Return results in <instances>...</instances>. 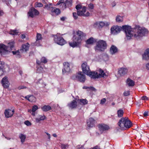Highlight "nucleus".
I'll use <instances>...</instances> for the list:
<instances>
[{"label": "nucleus", "instance_id": "47", "mask_svg": "<svg viewBox=\"0 0 149 149\" xmlns=\"http://www.w3.org/2000/svg\"><path fill=\"white\" fill-rule=\"evenodd\" d=\"M24 123L25 125L27 126H29L31 125V123L29 120H26L24 122Z\"/></svg>", "mask_w": 149, "mask_h": 149}, {"label": "nucleus", "instance_id": "2", "mask_svg": "<svg viewBox=\"0 0 149 149\" xmlns=\"http://www.w3.org/2000/svg\"><path fill=\"white\" fill-rule=\"evenodd\" d=\"M86 36L85 33L81 31H78L73 36L72 41L69 42V45L73 48L78 47L81 45L82 39Z\"/></svg>", "mask_w": 149, "mask_h": 149}, {"label": "nucleus", "instance_id": "26", "mask_svg": "<svg viewBox=\"0 0 149 149\" xmlns=\"http://www.w3.org/2000/svg\"><path fill=\"white\" fill-rule=\"evenodd\" d=\"M94 24L98 25L99 26H100L102 28L104 26H108L109 24V23L107 22L105 23L103 22H100L99 23L97 22L95 23Z\"/></svg>", "mask_w": 149, "mask_h": 149}, {"label": "nucleus", "instance_id": "1", "mask_svg": "<svg viewBox=\"0 0 149 149\" xmlns=\"http://www.w3.org/2000/svg\"><path fill=\"white\" fill-rule=\"evenodd\" d=\"M123 29L125 31L127 39H130L133 36L136 39L146 36L148 33V30L144 27L137 26L135 28L132 29L128 25H124Z\"/></svg>", "mask_w": 149, "mask_h": 149}, {"label": "nucleus", "instance_id": "30", "mask_svg": "<svg viewBox=\"0 0 149 149\" xmlns=\"http://www.w3.org/2000/svg\"><path fill=\"white\" fill-rule=\"evenodd\" d=\"M96 42L95 40L92 37H91L89 39H88L86 42L87 44H92L94 42Z\"/></svg>", "mask_w": 149, "mask_h": 149}, {"label": "nucleus", "instance_id": "55", "mask_svg": "<svg viewBox=\"0 0 149 149\" xmlns=\"http://www.w3.org/2000/svg\"><path fill=\"white\" fill-rule=\"evenodd\" d=\"M42 62H41V61H40L39 60H36V63L38 65H40L41 63Z\"/></svg>", "mask_w": 149, "mask_h": 149}, {"label": "nucleus", "instance_id": "11", "mask_svg": "<svg viewBox=\"0 0 149 149\" xmlns=\"http://www.w3.org/2000/svg\"><path fill=\"white\" fill-rule=\"evenodd\" d=\"M38 11L34 7L31 8L28 13V14L29 16L33 18L35 15H38L39 14Z\"/></svg>", "mask_w": 149, "mask_h": 149}, {"label": "nucleus", "instance_id": "37", "mask_svg": "<svg viewBox=\"0 0 149 149\" xmlns=\"http://www.w3.org/2000/svg\"><path fill=\"white\" fill-rule=\"evenodd\" d=\"M42 39V37L41 34L37 33L36 34V42H38V41Z\"/></svg>", "mask_w": 149, "mask_h": 149}, {"label": "nucleus", "instance_id": "52", "mask_svg": "<svg viewBox=\"0 0 149 149\" xmlns=\"http://www.w3.org/2000/svg\"><path fill=\"white\" fill-rule=\"evenodd\" d=\"M26 88V87L24 86H19L17 88L19 90H21L22 89Z\"/></svg>", "mask_w": 149, "mask_h": 149}, {"label": "nucleus", "instance_id": "33", "mask_svg": "<svg viewBox=\"0 0 149 149\" xmlns=\"http://www.w3.org/2000/svg\"><path fill=\"white\" fill-rule=\"evenodd\" d=\"M80 104L84 105L88 103V101L86 99H80L79 100Z\"/></svg>", "mask_w": 149, "mask_h": 149}, {"label": "nucleus", "instance_id": "39", "mask_svg": "<svg viewBox=\"0 0 149 149\" xmlns=\"http://www.w3.org/2000/svg\"><path fill=\"white\" fill-rule=\"evenodd\" d=\"M5 66L4 65V63L2 61H0V69L1 70H5Z\"/></svg>", "mask_w": 149, "mask_h": 149}, {"label": "nucleus", "instance_id": "36", "mask_svg": "<svg viewBox=\"0 0 149 149\" xmlns=\"http://www.w3.org/2000/svg\"><path fill=\"white\" fill-rule=\"evenodd\" d=\"M7 46L8 47V51H9L10 50H11L14 47V42H9L8 43V45Z\"/></svg>", "mask_w": 149, "mask_h": 149}, {"label": "nucleus", "instance_id": "43", "mask_svg": "<svg viewBox=\"0 0 149 149\" xmlns=\"http://www.w3.org/2000/svg\"><path fill=\"white\" fill-rule=\"evenodd\" d=\"M38 109V107L36 105H34L32 107V111L34 113Z\"/></svg>", "mask_w": 149, "mask_h": 149}, {"label": "nucleus", "instance_id": "17", "mask_svg": "<svg viewBox=\"0 0 149 149\" xmlns=\"http://www.w3.org/2000/svg\"><path fill=\"white\" fill-rule=\"evenodd\" d=\"M29 44L28 42L23 44L19 49L20 52L21 53H23L24 52L27 51L29 49Z\"/></svg>", "mask_w": 149, "mask_h": 149}, {"label": "nucleus", "instance_id": "53", "mask_svg": "<svg viewBox=\"0 0 149 149\" xmlns=\"http://www.w3.org/2000/svg\"><path fill=\"white\" fill-rule=\"evenodd\" d=\"M86 88H88L93 91H95L96 90L95 88L93 86H90L89 87H88Z\"/></svg>", "mask_w": 149, "mask_h": 149}, {"label": "nucleus", "instance_id": "23", "mask_svg": "<svg viewBox=\"0 0 149 149\" xmlns=\"http://www.w3.org/2000/svg\"><path fill=\"white\" fill-rule=\"evenodd\" d=\"M72 0H66L63 3V8L65 9L67 7H71L72 5Z\"/></svg>", "mask_w": 149, "mask_h": 149}, {"label": "nucleus", "instance_id": "46", "mask_svg": "<svg viewBox=\"0 0 149 149\" xmlns=\"http://www.w3.org/2000/svg\"><path fill=\"white\" fill-rule=\"evenodd\" d=\"M73 17L75 19H77L78 18V16L77 13H76L74 12L72 13Z\"/></svg>", "mask_w": 149, "mask_h": 149}, {"label": "nucleus", "instance_id": "38", "mask_svg": "<svg viewBox=\"0 0 149 149\" xmlns=\"http://www.w3.org/2000/svg\"><path fill=\"white\" fill-rule=\"evenodd\" d=\"M43 6V5L42 3L40 2H36L35 3V7H41Z\"/></svg>", "mask_w": 149, "mask_h": 149}, {"label": "nucleus", "instance_id": "57", "mask_svg": "<svg viewBox=\"0 0 149 149\" xmlns=\"http://www.w3.org/2000/svg\"><path fill=\"white\" fill-rule=\"evenodd\" d=\"M148 112L145 111L144 112L143 114V116H148Z\"/></svg>", "mask_w": 149, "mask_h": 149}, {"label": "nucleus", "instance_id": "7", "mask_svg": "<svg viewBox=\"0 0 149 149\" xmlns=\"http://www.w3.org/2000/svg\"><path fill=\"white\" fill-rule=\"evenodd\" d=\"M100 73L96 72L93 71V75L92 76V79H96L104 77L105 75H106L105 73L104 72L103 70L101 69L99 70Z\"/></svg>", "mask_w": 149, "mask_h": 149}, {"label": "nucleus", "instance_id": "25", "mask_svg": "<svg viewBox=\"0 0 149 149\" xmlns=\"http://www.w3.org/2000/svg\"><path fill=\"white\" fill-rule=\"evenodd\" d=\"M54 8L52 9L51 13H49V14L52 15L54 13H55L56 15H58L61 13V10L58 8H56L54 7Z\"/></svg>", "mask_w": 149, "mask_h": 149}, {"label": "nucleus", "instance_id": "64", "mask_svg": "<svg viewBox=\"0 0 149 149\" xmlns=\"http://www.w3.org/2000/svg\"><path fill=\"white\" fill-rule=\"evenodd\" d=\"M52 136L55 137H57V135L56 134H53Z\"/></svg>", "mask_w": 149, "mask_h": 149}, {"label": "nucleus", "instance_id": "3", "mask_svg": "<svg viewBox=\"0 0 149 149\" xmlns=\"http://www.w3.org/2000/svg\"><path fill=\"white\" fill-rule=\"evenodd\" d=\"M118 125L122 129H129L132 126L131 121L127 117L122 118L118 123Z\"/></svg>", "mask_w": 149, "mask_h": 149}, {"label": "nucleus", "instance_id": "63", "mask_svg": "<svg viewBox=\"0 0 149 149\" xmlns=\"http://www.w3.org/2000/svg\"><path fill=\"white\" fill-rule=\"evenodd\" d=\"M4 136V137H5V138L6 139H7L8 140H10L11 139V138H10L6 136Z\"/></svg>", "mask_w": 149, "mask_h": 149}, {"label": "nucleus", "instance_id": "41", "mask_svg": "<svg viewBox=\"0 0 149 149\" xmlns=\"http://www.w3.org/2000/svg\"><path fill=\"white\" fill-rule=\"evenodd\" d=\"M20 52L19 50H18L17 51H12V53H13V55H17L18 57H20Z\"/></svg>", "mask_w": 149, "mask_h": 149}, {"label": "nucleus", "instance_id": "21", "mask_svg": "<svg viewBox=\"0 0 149 149\" xmlns=\"http://www.w3.org/2000/svg\"><path fill=\"white\" fill-rule=\"evenodd\" d=\"M142 58L146 60H149V48L146 49L142 55Z\"/></svg>", "mask_w": 149, "mask_h": 149}, {"label": "nucleus", "instance_id": "29", "mask_svg": "<svg viewBox=\"0 0 149 149\" xmlns=\"http://www.w3.org/2000/svg\"><path fill=\"white\" fill-rule=\"evenodd\" d=\"M41 109L43 111L47 112L51 110L52 108L49 105H45L43 107H41Z\"/></svg>", "mask_w": 149, "mask_h": 149}, {"label": "nucleus", "instance_id": "5", "mask_svg": "<svg viewBox=\"0 0 149 149\" xmlns=\"http://www.w3.org/2000/svg\"><path fill=\"white\" fill-rule=\"evenodd\" d=\"M52 36L54 38V42L57 44L63 45L66 43V41L60 34L57 33L56 35H52Z\"/></svg>", "mask_w": 149, "mask_h": 149}, {"label": "nucleus", "instance_id": "35", "mask_svg": "<svg viewBox=\"0 0 149 149\" xmlns=\"http://www.w3.org/2000/svg\"><path fill=\"white\" fill-rule=\"evenodd\" d=\"M116 22H121L123 21V17L120 15H117L116 17Z\"/></svg>", "mask_w": 149, "mask_h": 149}, {"label": "nucleus", "instance_id": "58", "mask_svg": "<svg viewBox=\"0 0 149 149\" xmlns=\"http://www.w3.org/2000/svg\"><path fill=\"white\" fill-rule=\"evenodd\" d=\"M65 17H63L61 18L60 19L61 21H64L65 20Z\"/></svg>", "mask_w": 149, "mask_h": 149}, {"label": "nucleus", "instance_id": "20", "mask_svg": "<svg viewBox=\"0 0 149 149\" xmlns=\"http://www.w3.org/2000/svg\"><path fill=\"white\" fill-rule=\"evenodd\" d=\"M98 127L100 131L102 132L104 131L108 130L109 129V126L104 124L99 125Z\"/></svg>", "mask_w": 149, "mask_h": 149}, {"label": "nucleus", "instance_id": "51", "mask_svg": "<svg viewBox=\"0 0 149 149\" xmlns=\"http://www.w3.org/2000/svg\"><path fill=\"white\" fill-rule=\"evenodd\" d=\"M81 8V6L80 4H78L76 6V9L77 11L79 10V9H80Z\"/></svg>", "mask_w": 149, "mask_h": 149}, {"label": "nucleus", "instance_id": "60", "mask_svg": "<svg viewBox=\"0 0 149 149\" xmlns=\"http://www.w3.org/2000/svg\"><path fill=\"white\" fill-rule=\"evenodd\" d=\"M64 0H60L59 1V2H60L61 3H63H63H64Z\"/></svg>", "mask_w": 149, "mask_h": 149}, {"label": "nucleus", "instance_id": "32", "mask_svg": "<svg viewBox=\"0 0 149 149\" xmlns=\"http://www.w3.org/2000/svg\"><path fill=\"white\" fill-rule=\"evenodd\" d=\"M19 137L21 139V141L22 143H23L25 141L26 136L23 134H20L19 135Z\"/></svg>", "mask_w": 149, "mask_h": 149}, {"label": "nucleus", "instance_id": "24", "mask_svg": "<svg viewBox=\"0 0 149 149\" xmlns=\"http://www.w3.org/2000/svg\"><path fill=\"white\" fill-rule=\"evenodd\" d=\"M127 71V69L125 68H121L118 70V74L120 76H122L125 74Z\"/></svg>", "mask_w": 149, "mask_h": 149}, {"label": "nucleus", "instance_id": "8", "mask_svg": "<svg viewBox=\"0 0 149 149\" xmlns=\"http://www.w3.org/2000/svg\"><path fill=\"white\" fill-rule=\"evenodd\" d=\"M122 27L118 26H112L111 29V34L113 35H116L120 33L122 29V30L125 32L123 29V26Z\"/></svg>", "mask_w": 149, "mask_h": 149}, {"label": "nucleus", "instance_id": "54", "mask_svg": "<svg viewBox=\"0 0 149 149\" xmlns=\"http://www.w3.org/2000/svg\"><path fill=\"white\" fill-rule=\"evenodd\" d=\"M141 99L143 100H148V98L146 96H144L142 97Z\"/></svg>", "mask_w": 149, "mask_h": 149}, {"label": "nucleus", "instance_id": "4", "mask_svg": "<svg viewBox=\"0 0 149 149\" xmlns=\"http://www.w3.org/2000/svg\"><path fill=\"white\" fill-rule=\"evenodd\" d=\"M107 44L106 41L100 40L97 42L95 49L96 51L104 52L107 49Z\"/></svg>", "mask_w": 149, "mask_h": 149}, {"label": "nucleus", "instance_id": "40", "mask_svg": "<svg viewBox=\"0 0 149 149\" xmlns=\"http://www.w3.org/2000/svg\"><path fill=\"white\" fill-rule=\"evenodd\" d=\"M69 145L68 144H61V149H67L68 148Z\"/></svg>", "mask_w": 149, "mask_h": 149}, {"label": "nucleus", "instance_id": "9", "mask_svg": "<svg viewBox=\"0 0 149 149\" xmlns=\"http://www.w3.org/2000/svg\"><path fill=\"white\" fill-rule=\"evenodd\" d=\"M82 72H79L75 76V78H73L74 79H76L81 82L84 83L85 82L86 77L85 75L82 74Z\"/></svg>", "mask_w": 149, "mask_h": 149}, {"label": "nucleus", "instance_id": "12", "mask_svg": "<svg viewBox=\"0 0 149 149\" xmlns=\"http://www.w3.org/2000/svg\"><path fill=\"white\" fill-rule=\"evenodd\" d=\"M86 8L85 6H83L82 10L77 11V13L79 16H83L84 17H88L90 15V13L87 12L86 14L85 13L86 11Z\"/></svg>", "mask_w": 149, "mask_h": 149}, {"label": "nucleus", "instance_id": "27", "mask_svg": "<svg viewBox=\"0 0 149 149\" xmlns=\"http://www.w3.org/2000/svg\"><path fill=\"white\" fill-rule=\"evenodd\" d=\"M46 119L47 118L44 115H39L38 118H36V120L37 123H39L41 120H44Z\"/></svg>", "mask_w": 149, "mask_h": 149}, {"label": "nucleus", "instance_id": "44", "mask_svg": "<svg viewBox=\"0 0 149 149\" xmlns=\"http://www.w3.org/2000/svg\"><path fill=\"white\" fill-rule=\"evenodd\" d=\"M11 34L13 35H17V34L18 32L16 30H11L10 31Z\"/></svg>", "mask_w": 149, "mask_h": 149}, {"label": "nucleus", "instance_id": "62", "mask_svg": "<svg viewBox=\"0 0 149 149\" xmlns=\"http://www.w3.org/2000/svg\"><path fill=\"white\" fill-rule=\"evenodd\" d=\"M3 12L1 10H0V16L2 15L3 14Z\"/></svg>", "mask_w": 149, "mask_h": 149}, {"label": "nucleus", "instance_id": "34", "mask_svg": "<svg viewBox=\"0 0 149 149\" xmlns=\"http://www.w3.org/2000/svg\"><path fill=\"white\" fill-rule=\"evenodd\" d=\"M124 112L123 110L120 109L117 111L118 116L119 118H121L123 116Z\"/></svg>", "mask_w": 149, "mask_h": 149}, {"label": "nucleus", "instance_id": "28", "mask_svg": "<svg viewBox=\"0 0 149 149\" xmlns=\"http://www.w3.org/2000/svg\"><path fill=\"white\" fill-rule=\"evenodd\" d=\"M110 51L111 54L113 55L117 52L118 49L116 46L112 45L110 48Z\"/></svg>", "mask_w": 149, "mask_h": 149}, {"label": "nucleus", "instance_id": "59", "mask_svg": "<svg viewBox=\"0 0 149 149\" xmlns=\"http://www.w3.org/2000/svg\"><path fill=\"white\" fill-rule=\"evenodd\" d=\"M92 149H100V148H99L98 146H96L95 147H93Z\"/></svg>", "mask_w": 149, "mask_h": 149}, {"label": "nucleus", "instance_id": "49", "mask_svg": "<svg viewBox=\"0 0 149 149\" xmlns=\"http://www.w3.org/2000/svg\"><path fill=\"white\" fill-rule=\"evenodd\" d=\"M6 72V70H2L1 69V70L0 69V76L2 75L4 73Z\"/></svg>", "mask_w": 149, "mask_h": 149}, {"label": "nucleus", "instance_id": "16", "mask_svg": "<svg viewBox=\"0 0 149 149\" xmlns=\"http://www.w3.org/2000/svg\"><path fill=\"white\" fill-rule=\"evenodd\" d=\"M64 68L62 70L63 73L64 74L66 72H69L70 71V68L69 63L67 62H65L63 63Z\"/></svg>", "mask_w": 149, "mask_h": 149}, {"label": "nucleus", "instance_id": "15", "mask_svg": "<svg viewBox=\"0 0 149 149\" xmlns=\"http://www.w3.org/2000/svg\"><path fill=\"white\" fill-rule=\"evenodd\" d=\"M14 112V109L13 110L10 109H6L4 112L5 117L7 118L12 117L13 116Z\"/></svg>", "mask_w": 149, "mask_h": 149}, {"label": "nucleus", "instance_id": "50", "mask_svg": "<svg viewBox=\"0 0 149 149\" xmlns=\"http://www.w3.org/2000/svg\"><path fill=\"white\" fill-rule=\"evenodd\" d=\"M106 100L105 98H103L101 100L100 103V104H104L106 102Z\"/></svg>", "mask_w": 149, "mask_h": 149}, {"label": "nucleus", "instance_id": "19", "mask_svg": "<svg viewBox=\"0 0 149 149\" xmlns=\"http://www.w3.org/2000/svg\"><path fill=\"white\" fill-rule=\"evenodd\" d=\"M24 98L31 102H35L36 101V98L33 95H27Z\"/></svg>", "mask_w": 149, "mask_h": 149}, {"label": "nucleus", "instance_id": "6", "mask_svg": "<svg viewBox=\"0 0 149 149\" xmlns=\"http://www.w3.org/2000/svg\"><path fill=\"white\" fill-rule=\"evenodd\" d=\"M82 72L83 73L89 76L91 78H92L93 73L90 70L89 66L87 65V63L84 62L83 63L81 66Z\"/></svg>", "mask_w": 149, "mask_h": 149}, {"label": "nucleus", "instance_id": "48", "mask_svg": "<svg viewBox=\"0 0 149 149\" xmlns=\"http://www.w3.org/2000/svg\"><path fill=\"white\" fill-rule=\"evenodd\" d=\"M123 95L125 96H127L130 95V91H125L123 93Z\"/></svg>", "mask_w": 149, "mask_h": 149}, {"label": "nucleus", "instance_id": "42", "mask_svg": "<svg viewBox=\"0 0 149 149\" xmlns=\"http://www.w3.org/2000/svg\"><path fill=\"white\" fill-rule=\"evenodd\" d=\"M41 62L42 63H45L47 62V61L46 58L44 57H42L41 58Z\"/></svg>", "mask_w": 149, "mask_h": 149}, {"label": "nucleus", "instance_id": "61", "mask_svg": "<svg viewBox=\"0 0 149 149\" xmlns=\"http://www.w3.org/2000/svg\"><path fill=\"white\" fill-rule=\"evenodd\" d=\"M26 37V36L24 34H23L22 35V38L23 39L25 38Z\"/></svg>", "mask_w": 149, "mask_h": 149}, {"label": "nucleus", "instance_id": "45", "mask_svg": "<svg viewBox=\"0 0 149 149\" xmlns=\"http://www.w3.org/2000/svg\"><path fill=\"white\" fill-rule=\"evenodd\" d=\"M88 7L90 9H93L94 8V6L93 4L91 3H90L88 5Z\"/></svg>", "mask_w": 149, "mask_h": 149}, {"label": "nucleus", "instance_id": "18", "mask_svg": "<svg viewBox=\"0 0 149 149\" xmlns=\"http://www.w3.org/2000/svg\"><path fill=\"white\" fill-rule=\"evenodd\" d=\"M77 103L76 101V100H73L70 103L68 104V107L72 109H73L76 108L77 106Z\"/></svg>", "mask_w": 149, "mask_h": 149}, {"label": "nucleus", "instance_id": "14", "mask_svg": "<svg viewBox=\"0 0 149 149\" xmlns=\"http://www.w3.org/2000/svg\"><path fill=\"white\" fill-rule=\"evenodd\" d=\"M1 83L3 87L5 88H8L9 87L10 84L8 80V77H4L1 81Z\"/></svg>", "mask_w": 149, "mask_h": 149}, {"label": "nucleus", "instance_id": "31", "mask_svg": "<svg viewBox=\"0 0 149 149\" xmlns=\"http://www.w3.org/2000/svg\"><path fill=\"white\" fill-rule=\"evenodd\" d=\"M127 83L130 86H133L135 85V82L132 80L128 78L127 80Z\"/></svg>", "mask_w": 149, "mask_h": 149}, {"label": "nucleus", "instance_id": "56", "mask_svg": "<svg viewBox=\"0 0 149 149\" xmlns=\"http://www.w3.org/2000/svg\"><path fill=\"white\" fill-rule=\"evenodd\" d=\"M146 69L148 70H149V63H147L146 65Z\"/></svg>", "mask_w": 149, "mask_h": 149}, {"label": "nucleus", "instance_id": "13", "mask_svg": "<svg viewBox=\"0 0 149 149\" xmlns=\"http://www.w3.org/2000/svg\"><path fill=\"white\" fill-rule=\"evenodd\" d=\"M95 120L92 118H90L87 120V124L88 127L87 130H89L91 128L95 127Z\"/></svg>", "mask_w": 149, "mask_h": 149}, {"label": "nucleus", "instance_id": "10", "mask_svg": "<svg viewBox=\"0 0 149 149\" xmlns=\"http://www.w3.org/2000/svg\"><path fill=\"white\" fill-rule=\"evenodd\" d=\"M9 52L8 47L3 44H0V54L1 55L5 56Z\"/></svg>", "mask_w": 149, "mask_h": 149}, {"label": "nucleus", "instance_id": "22", "mask_svg": "<svg viewBox=\"0 0 149 149\" xmlns=\"http://www.w3.org/2000/svg\"><path fill=\"white\" fill-rule=\"evenodd\" d=\"M53 4L52 3H49L45 4L44 7V8L47 10L48 11L50 12L51 13V10L52 9L54 8L52 6Z\"/></svg>", "mask_w": 149, "mask_h": 149}]
</instances>
